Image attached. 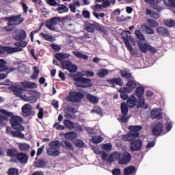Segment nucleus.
I'll list each match as a JSON object with an SVG mask.
<instances>
[{
    "mask_svg": "<svg viewBox=\"0 0 175 175\" xmlns=\"http://www.w3.org/2000/svg\"><path fill=\"white\" fill-rule=\"evenodd\" d=\"M135 36L137 39L139 40H146V38L144 37V35L142 33V31L140 30H135Z\"/></svg>",
    "mask_w": 175,
    "mask_h": 175,
    "instance_id": "obj_52",
    "label": "nucleus"
},
{
    "mask_svg": "<svg viewBox=\"0 0 175 175\" xmlns=\"http://www.w3.org/2000/svg\"><path fill=\"white\" fill-rule=\"evenodd\" d=\"M14 46L16 47V49H24V47H27L28 46V42L23 40H20L14 44Z\"/></svg>",
    "mask_w": 175,
    "mask_h": 175,
    "instance_id": "obj_34",
    "label": "nucleus"
},
{
    "mask_svg": "<svg viewBox=\"0 0 175 175\" xmlns=\"http://www.w3.org/2000/svg\"><path fill=\"white\" fill-rule=\"evenodd\" d=\"M158 3H159L153 2L151 6L154 10H157V12H161V10H162V7L158 5Z\"/></svg>",
    "mask_w": 175,
    "mask_h": 175,
    "instance_id": "obj_58",
    "label": "nucleus"
},
{
    "mask_svg": "<svg viewBox=\"0 0 175 175\" xmlns=\"http://www.w3.org/2000/svg\"><path fill=\"white\" fill-rule=\"evenodd\" d=\"M135 170H136V167L133 165L127 167L124 170V175L132 174L133 173L135 172Z\"/></svg>",
    "mask_w": 175,
    "mask_h": 175,
    "instance_id": "obj_37",
    "label": "nucleus"
},
{
    "mask_svg": "<svg viewBox=\"0 0 175 175\" xmlns=\"http://www.w3.org/2000/svg\"><path fill=\"white\" fill-rule=\"evenodd\" d=\"M29 157L27 153L21 152L17 154L16 159L22 165H27L28 163Z\"/></svg>",
    "mask_w": 175,
    "mask_h": 175,
    "instance_id": "obj_13",
    "label": "nucleus"
},
{
    "mask_svg": "<svg viewBox=\"0 0 175 175\" xmlns=\"http://www.w3.org/2000/svg\"><path fill=\"white\" fill-rule=\"evenodd\" d=\"M62 66L64 69L68 70L70 73H75V72H77V66L72 64V62L70 60H66L62 62Z\"/></svg>",
    "mask_w": 175,
    "mask_h": 175,
    "instance_id": "obj_9",
    "label": "nucleus"
},
{
    "mask_svg": "<svg viewBox=\"0 0 175 175\" xmlns=\"http://www.w3.org/2000/svg\"><path fill=\"white\" fill-rule=\"evenodd\" d=\"M126 104L127 105L128 107H130V109H133V107L137 105V98H136L135 96H131L127 100Z\"/></svg>",
    "mask_w": 175,
    "mask_h": 175,
    "instance_id": "obj_20",
    "label": "nucleus"
},
{
    "mask_svg": "<svg viewBox=\"0 0 175 175\" xmlns=\"http://www.w3.org/2000/svg\"><path fill=\"white\" fill-rule=\"evenodd\" d=\"M69 95L70 102L73 103L81 102V100L84 98V94H83L82 91L70 92Z\"/></svg>",
    "mask_w": 175,
    "mask_h": 175,
    "instance_id": "obj_8",
    "label": "nucleus"
},
{
    "mask_svg": "<svg viewBox=\"0 0 175 175\" xmlns=\"http://www.w3.org/2000/svg\"><path fill=\"white\" fill-rule=\"evenodd\" d=\"M59 23H61V18L55 16L51 18L50 21L48 20L46 21L45 27L49 29H51V31H55V27Z\"/></svg>",
    "mask_w": 175,
    "mask_h": 175,
    "instance_id": "obj_7",
    "label": "nucleus"
},
{
    "mask_svg": "<svg viewBox=\"0 0 175 175\" xmlns=\"http://www.w3.org/2000/svg\"><path fill=\"white\" fill-rule=\"evenodd\" d=\"M64 124L66 128H67V129H69L70 131H72V129H73V127L75 126V123L68 119L64 120Z\"/></svg>",
    "mask_w": 175,
    "mask_h": 175,
    "instance_id": "obj_42",
    "label": "nucleus"
},
{
    "mask_svg": "<svg viewBox=\"0 0 175 175\" xmlns=\"http://www.w3.org/2000/svg\"><path fill=\"white\" fill-rule=\"evenodd\" d=\"M13 39L17 42H20V40H25V39H27V33L25 32V30L20 29L18 30V33L14 36Z\"/></svg>",
    "mask_w": 175,
    "mask_h": 175,
    "instance_id": "obj_15",
    "label": "nucleus"
},
{
    "mask_svg": "<svg viewBox=\"0 0 175 175\" xmlns=\"http://www.w3.org/2000/svg\"><path fill=\"white\" fill-rule=\"evenodd\" d=\"M157 32L159 33V35L163 36L164 38L170 36V31L165 27H160L156 29Z\"/></svg>",
    "mask_w": 175,
    "mask_h": 175,
    "instance_id": "obj_18",
    "label": "nucleus"
},
{
    "mask_svg": "<svg viewBox=\"0 0 175 175\" xmlns=\"http://www.w3.org/2000/svg\"><path fill=\"white\" fill-rule=\"evenodd\" d=\"M94 29H96V31H98V32H101L105 35L107 33V29H106V27H104L103 25H100L97 22L94 23Z\"/></svg>",
    "mask_w": 175,
    "mask_h": 175,
    "instance_id": "obj_26",
    "label": "nucleus"
},
{
    "mask_svg": "<svg viewBox=\"0 0 175 175\" xmlns=\"http://www.w3.org/2000/svg\"><path fill=\"white\" fill-rule=\"evenodd\" d=\"M59 124V122H55L53 124V128H55L57 131H64V129H65V126Z\"/></svg>",
    "mask_w": 175,
    "mask_h": 175,
    "instance_id": "obj_61",
    "label": "nucleus"
},
{
    "mask_svg": "<svg viewBox=\"0 0 175 175\" xmlns=\"http://www.w3.org/2000/svg\"><path fill=\"white\" fill-rule=\"evenodd\" d=\"M55 57L56 59H57V61H59L61 62V61H62L63 59H66L67 58H69V57H70V55L68 53H56L55 55Z\"/></svg>",
    "mask_w": 175,
    "mask_h": 175,
    "instance_id": "obj_29",
    "label": "nucleus"
},
{
    "mask_svg": "<svg viewBox=\"0 0 175 175\" xmlns=\"http://www.w3.org/2000/svg\"><path fill=\"white\" fill-rule=\"evenodd\" d=\"M141 28L144 29L146 33H147L148 35L154 34V29H152V27H150V26H147L146 25H142L141 26Z\"/></svg>",
    "mask_w": 175,
    "mask_h": 175,
    "instance_id": "obj_41",
    "label": "nucleus"
},
{
    "mask_svg": "<svg viewBox=\"0 0 175 175\" xmlns=\"http://www.w3.org/2000/svg\"><path fill=\"white\" fill-rule=\"evenodd\" d=\"M10 133L12 135L13 137H18L19 139H24V137H25V135L20 131H12Z\"/></svg>",
    "mask_w": 175,
    "mask_h": 175,
    "instance_id": "obj_40",
    "label": "nucleus"
},
{
    "mask_svg": "<svg viewBox=\"0 0 175 175\" xmlns=\"http://www.w3.org/2000/svg\"><path fill=\"white\" fill-rule=\"evenodd\" d=\"M162 117V113L158 111V110H152L151 111V118L152 120H161Z\"/></svg>",
    "mask_w": 175,
    "mask_h": 175,
    "instance_id": "obj_33",
    "label": "nucleus"
},
{
    "mask_svg": "<svg viewBox=\"0 0 175 175\" xmlns=\"http://www.w3.org/2000/svg\"><path fill=\"white\" fill-rule=\"evenodd\" d=\"M64 136L65 139H68V140H76L77 139V133L74 131L66 133Z\"/></svg>",
    "mask_w": 175,
    "mask_h": 175,
    "instance_id": "obj_25",
    "label": "nucleus"
},
{
    "mask_svg": "<svg viewBox=\"0 0 175 175\" xmlns=\"http://www.w3.org/2000/svg\"><path fill=\"white\" fill-rule=\"evenodd\" d=\"M63 143L65 144L66 148H67V150H70L71 151H73V144H72L70 142L64 141L63 142Z\"/></svg>",
    "mask_w": 175,
    "mask_h": 175,
    "instance_id": "obj_57",
    "label": "nucleus"
},
{
    "mask_svg": "<svg viewBox=\"0 0 175 175\" xmlns=\"http://www.w3.org/2000/svg\"><path fill=\"white\" fill-rule=\"evenodd\" d=\"M83 75L85 77H94L95 76L94 72L90 70L83 71Z\"/></svg>",
    "mask_w": 175,
    "mask_h": 175,
    "instance_id": "obj_62",
    "label": "nucleus"
},
{
    "mask_svg": "<svg viewBox=\"0 0 175 175\" xmlns=\"http://www.w3.org/2000/svg\"><path fill=\"white\" fill-rule=\"evenodd\" d=\"M18 154V150L16 148L8 149L7 157L10 158H17V154Z\"/></svg>",
    "mask_w": 175,
    "mask_h": 175,
    "instance_id": "obj_30",
    "label": "nucleus"
},
{
    "mask_svg": "<svg viewBox=\"0 0 175 175\" xmlns=\"http://www.w3.org/2000/svg\"><path fill=\"white\" fill-rule=\"evenodd\" d=\"M121 35H122V38L124 40V44H125L126 40H128V42H131V43L133 44V46H135L136 44V40H135V38H132V36H129L126 33V32H122Z\"/></svg>",
    "mask_w": 175,
    "mask_h": 175,
    "instance_id": "obj_19",
    "label": "nucleus"
},
{
    "mask_svg": "<svg viewBox=\"0 0 175 175\" xmlns=\"http://www.w3.org/2000/svg\"><path fill=\"white\" fill-rule=\"evenodd\" d=\"M163 132V123L162 122H156L152 127V133L154 136H159Z\"/></svg>",
    "mask_w": 175,
    "mask_h": 175,
    "instance_id": "obj_11",
    "label": "nucleus"
},
{
    "mask_svg": "<svg viewBox=\"0 0 175 175\" xmlns=\"http://www.w3.org/2000/svg\"><path fill=\"white\" fill-rule=\"evenodd\" d=\"M18 148L21 152H27L29 150L31 146L27 143H19L18 144Z\"/></svg>",
    "mask_w": 175,
    "mask_h": 175,
    "instance_id": "obj_23",
    "label": "nucleus"
},
{
    "mask_svg": "<svg viewBox=\"0 0 175 175\" xmlns=\"http://www.w3.org/2000/svg\"><path fill=\"white\" fill-rule=\"evenodd\" d=\"M92 113H96V114H99L100 116L103 114L102 108L99 106H94V109L92 110Z\"/></svg>",
    "mask_w": 175,
    "mask_h": 175,
    "instance_id": "obj_55",
    "label": "nucleus"
},
{
    "mask_svg": "<svg viewBox=\"0 0 175 175\" xmlns=\"http://www.w3.org/2000/svg\"><path fill=\"white\" fill-rule=\"evenodd\" d=\"M137 44H138V47H139L140 51H142V53H147V51H148L150 44H148V43L143 44V43H142V42H138Z\"/></svg>",
    "mask_w": 175,
    "mask_h": 175,
    "instance_id": "obj_28",
    "label": "nucleus"
},
{
    "mask_svg": "<svg viewBox=\"0 0 175 175\" xmlns=\"http://www.w3.org/2000/svg\"><path fill=\"white\" fill-rule=\"evenodd\" d=\"M121 113L124 114V116H127L129 111V109L128 108V105L126 103H122L120 105Z\"/></svg>",
    "mask_w": 175,
    "mask_h": 175,
    "instance_id": "obj_36",
    "label": "nucleus"
},
{
    "mask_svg": "<svg viewBox=\"0 0 175 175\" xmlns=\"http://www.w3.org/2000/svg\"><path fill=\"white\" fill-rule=\"evenodd\" d=\"M143 148V142L139 139H134L130 144L131 151H140Z\"/></svg>",
    "mask_w": 175,
    "mask_h": 175,
    "instance_id": "obj_10",
    "label": "nucleus"
},
{
    "mask_svg": "<svg viewBox=\"0 0 175 175\" xmlns=\"http://www.w3.org/2000/svg\"><path fill=\"white\" fill-rule=\"evenodd\" d=\"M14 70H17V68H15L14 67H11L9 68V67H8V70L5 72L0 74V80L6 79V77L9 76V73H12V72H14Z\"/></svg>",
    "mask_w": 175,
    "mask_h": 175,
    "instance_id": "obj_24",
    "label": "nucleus"
},
{
    "mask_svg": "<svg viewBox=\"0 0 175 175\" xmlns=\"http://www.w3.org/2000/svg\"><path fill=\"white\" fill-rule=\"evenodd\" d=\"M72 129H75L76 132H82L83 126L77 123H75L74 124V127L72 128Z\"/></svg>",
    "mask_w": 175,
    "mask_h": 175,
    "instance_id": "obj_63",
    "label": "nucleus"
},
{
    "mask_svg": "<svg viewBox=\"0 0 175 175\" xmlns=\"http://www.w3.org/2000/svg\"><path fill=\"white\" fill-rule=\"evenodd\" d=\"M21 84L25 88H29V90H35V88H38V85L35 82L23 81Z\"/></svg>",
    "mask_w": 175,
    "mask_h": 175,
    "instance_id": "obj_22",
    "label": "nucleus"
},
{
    "mask_svg": "<svg viewBox=\"0 0 175 175\" xmlns=\"http://www.w3.org/2000/svg\"><path fill=\"white\" fill-rule=\"evenodd\" d=\"M120 75H121L122 77H124L126 80H129V79H131L132 77V73L129 72L126 70L120 71Z\"/></svg>",
    "mask_w": 175,
    "mask_h": 175,
    "instance_id": "obj_48",
    "label": "nucleus"
},
{
    "mask_svg": "<svg viewBox=\"0 0 175 175\" xmlns=\"http://www.w3.org/2000/svg\"><path fill=\"white\" fill-rule=\"evenodd\" d=\"M126 86V88H120L119 92H122V94H131V92L137 87V84L134 81L128 80Z\"/></svg>",
    "mask_w": 175,
    "mask_h": 175,
    "instance_id": "obj_6",
    "label": "nucleus"
},
{
    "mask_svg": "<svg viewBox=\"0 0 175 175\" xmlns=\"http://www.w3.org/2000/svg\"><path fill=\"white\" fill-rule=\"evenodd\" d=\"M73 54L74 55H75V57H77V58H81L82 59H88V55H84L81 52L75 51L73 52Z\"/></svg>",
    "mask_w": 175,
    "mask_h": 175,
    "instance_id": "obj_50",
    "label": "nucleus"
},
{
    "mask_svg": "<svg viewBox=\"0 0 175 175\" xmlns=\"http://www.w3.org/2000/svg\"><path fill=\"white\" fill-rule=\"evenodd\" d=\"M8 116L0 113V126H6V121H8Z\"/></svg>",
    "mask_w": 175,
    "mask_h": 175,
    "instance_id": "obj_49",
    "label": "nucleus"
},
{
    "mask_svg": "<svg viewBox=\"0 0 175 175\" xmlns=\"http://www.w3.org/2000/svg\"><path fill=\"white\" fill-rule=\"evenodd\" d=\"M9 90H10V91H12V92H16L17 96H19V98H21V96H23V88H21V86L18 85H12L9 87Z\"/></svg>",
    "mask_w": 175,
    "mask_h": 175,
    "instance_id": "obj_16",
    "label": "nucleus"
},
{
    "mask_svg": "<svg viewBox=\"0 0 175 175\" xmlns=\"http://www.w3.org/2000/svg\"><path fill=\"white\" fill-rule=\"evenodd\" d=\"M49 147L46 149V154L49 157H58L61 154L59 148H61V142L59 140H55L49 144Z\"/></svg>",
    "mask_w": 175,
    "mask_h": 175,
    "instance_id": "obj_2",
    "label": "nucleus"
},
{
    "mask_svg": "<svg viewBox=\"0 0 175 175\" xmlns=\"http://www.w3.org/2000/svg\"><path fill=\"white\" fill-rule=\"evenodd\" d=\"M75 145L79 148H83L84 147V142L80 139H78L75 142Z\"/></svg>",
    "mask_w": 175,
    "mask_h": 175,
    "instance_id": "obj_64",
    "label": "nucleus"
},
{
    "mask_svg": "<svg viewBox=\"0 0 175 175\" xmlns=\"http://www.w3.org/2000/svg\"><path fill=\"white\" fill-rule=\"evenodd\" d=\"M57 11L59 13H68L69 12V8L66 5L62 4L60 7L57 8Z\"/></svg>",
    "mask_w": 175,
    "mask_h": 175,
    "instance_id": "obj_51",
    "label": "nucleus"
},
{
    "mask_svg": "<svg viewBox=\"0 0 175 175\" xmlns=\"http://www.w3.org/2000/svg\"><path fill=\"white\" fill-rule=\"evenodd\" d=\"M5 51H7L8 54H13V53H18L19 51H23V49L22 48H16V47L5 46Z\"/></svg>",
    "mask_w": 175,
    "mask_h": 175,
    "instance_id": "obj_31",
    "label": "nucleus"
},
{
    "mask_svg": "<svg viewBox=\"0 0 175 175\" xmlns=\"http://www.w3.org/2000/svg\"><path fill=\"white\" fill-rule=\"evenodd\" d=\"M92 142L94 144H98V143H102V142H103V138L100 136H96L92 139Z\"/></svg>",
    "mask_w": 175,
    "mask_h": 175,
    "instance_id": "obj_54",
    "label": "nucleus"
},
{
    "mask_svg": "<svg viewBox=\"0 0 175 175\" xmlns=\"http://www.w3.org/2000/svg\"><path fill=\"white\" fill-rule=\"evenodd\" d=\"M33 107L29 104H25L22 107V113L23 117H29V116H35V112L32 111Z\"/></svg>",
    "mask_w": 175,
    "mask_h": 175,
    "instance_id": "obj_12",
    "label": "nucleus"
},
{
    "mask_svg": "<svg viewBox=\"0 0 175 175\" xmlns=\"http://www.w3.org/2000/svg\"><path fill=\"white\" fill-rule=\"evenodd\" d=\"M122 137L124 142H131V143H132L137 137H136L135 134L128 133L126 135H123Z\"/></svg>",
    "mask_w": 175,
    "mask_h": 175,
    "instance_id": "obj_21",
    "label": "nucleus"
},
{
    "mask_svg": "<svg viewBox=\"0 0 175 175\" xmlns=\"http://www.w3.org/2000/svg\"><path fill=\"white\" fill-rule=\"evenodd\" d=\"M129 129L136 137H139L140 136L139 132L143 129V127L142 126H129Z\"/></svg>",
    "mask_w": 175,
    "mask_h": 175,
    "instance_id": "obj_17",
    "label": "nucleus"
},
{
    "mask_svg": "<svg viewBox=\"0 0 175 175\" xmlns=\"http://www.w3.org/2000/svg\"><path fill=\"white\" fill-rule=\"evenodd\" d=\"M5 20L8 21L7 25H8V27H13L14 25H20V24H23L25 18L22 17L21 14H18L5 17Z\"/></svg>",
    "mask_w": 175,
    "mask_h": 175,
    "instance_id": "obj_4",
    "label": "nucleus"
},
{
    "mask_svg": "<svg viewBox=\"0 0 175 175\" xmlns=\"http://www.w3.org/2000/svg\"><path fill=\"white\" fill-rule=\"evenodd\" d=\"M79 76L80 75L78 73L72 76L74 81H77V83H79V87H82V88H88L90 87H92L91 79Z\"/></svg>",
    "mask_w": 175,
    "mask_h": 175,
    "instance_id": "obj_3",
    "label": "nucleus"
},
{
    "mask_svg": "<svg viewBox=\"0 0 175 175\" xmlns=\"http://www.w3.org/2000/svg\"><path fill=\"white\" fill-rule=\"evenodd\" d=\"M117 154L120 165H128L132 161V155L128 152H124L122 154L118 152Z\"/></svg>",
    "mask_w": 175,
    "mask_h": 175,
    "instance_id": "obj_5",
    "label": "nucleus"
},
{
    "mask_svg": "<svg viewBox=\"0 0 175 175\" xmlns=\"http://www.w3.org/2000/svg\"><path fill=\"white\" fill-rule=\"evenodd\" d=\"M85 29L88 31V32H90L92 33L93 32H95V25L94 23H88L85 25Z\"/></svg>",
    "mask_w": 175,
    "mask_h": 175,
    "instance_id": "obj_47",
    "label": "nucleus"
},
{
    "mask_svg": "<svg viewBox=\"0 0 175 175\" xmlns=\"http://www.w3.org/2000/svg\"><path fill=\"white\" fill-rule=\"evenodd\" d=\"M87 99H88V100L94 105H96V103L99 102V98H98V97L92 96L91 94L87 95Z\"/></svg>",
    "mask_w": 175,
    "mask_h": 175,
    "instance_id": "obj_44",
    "label": "nucleus"
},
{
    "mask_svg": "<svg viewBox=\"0 0 175 175\" xmlns=\"http://www.w3.org/2000/svg\"><path fill=\"white\" fill-rule=\"evenodd\" d=\"M146 16H150L152 18H154V20H158L159 18V14L152 11L148 8L146 9Z\"/></svg>",
    "mask_w": 175,
    "mask_h": 175,
    "instance_id": "obj_27",
    "label": "nucleus"
},
{
    "mask_svg": "<svg viewBox=\"0 0 175 175\" xmlns=\"http://www.w3.org/2000/svg\"><path fill=\"white\" fill-rule=\"evenodd\" d=\"M47 166V162L44 159H40L35 163L36 167H46Z\"/></svg>",
    "mask_w": 175,
    "mask_h": 175,
    "instance_id": "obj_43",
    "label": "nucleus"
},
{
    "mask_svg": "<svg viewBox=\"0 0 175 175\" xmlns=\"http://www.w3.org/2000/svg\"><path fill=\"white\" fill-rule=\"evenodd\" d=\"M40 36H42V38H44V39L45 40H47L48 42H54V40H55V39H54V37L47 33H41Z\"/></svg>",
    "mask_w": 175,
    "mask_h": 175,
    "instance_id": "obj_46",
    "label": "nucleus"
},
{
    "mask_svg": "<svg viewBox=\"0 0 175 175\" xmlns=\"http://www.w3.org/2000/svg\"><path fill=\"white\" fill-rule=\"evenodd\" d=\"M8 175H18V170L16 168H10L8 172Z\"/></svg>",
    "mask_w": 175,
    "mask_h": 175,
    "instance_id": "obj_60",
    "label": "nucleus"
},
{
    "mask_svg": "<svg viewBox=\"0 0 175 175\" xmlns=\"http://www.w3.org/2000/svg\"><path fill=\"white\" fill-rule=\"evenodd\" d=\"M138 107H142V109H148V105L146 104V100L143 98V97H141L138 98Z\"/></svg>",
    "mask_w": 175,
    "mask_h": 175,
    "instance_id": "obj_38",
    "label": "nucleus"
},
{
    "mask_svg": "<svg viewBox=\"0 0 175 175\" xmlns=\"http://www.w3.org/2000/svg\"><path fill=\"white\" fill-rule=\"evenodd\" d=\"M165 25L167 27H172L175 25V21L173 19H167L164 21Z\"/></svg>",
    "mask_w": 175,
    "mask_h": 175,
    "instance_id": "obj_53",
    "label": "nucleus"
},
{
    "mask_svg": "<svg viewBox=\"0 0 175 175\" xmlns=\"http://www.w3.org/2000/svg\"><path fill=\"white\" fill-rule=\"evenodd\" d=\"M106 81L108 82L109 84L111 85L113 88H114L116 85L122 87V85H124V81H122V79L118 77L107 79Z\"/></svg>",
    "mask_w": 175,
    "mask_h": 175,
    "instance_id": "obj_14",
    "label": "nucleus"
},
{
    "mask_svg": "<svg viewBox=\"0 0 175 175\" xmlns=\"http://www.w3.org/2000/svg\"><path fill=\"white\" fill-rule=\"evenodd\" d=\"M135 95L138 99L143 98V95H144V88L142 86H138L135 90Z\"/></svg>",
    "mask_w": 175,
    "mask_h": 175,
    "instance_id": "obj_32",
    "label": "nucleus"
},
{
    "mask_svg": "<svg viewBox=\"0 0 175 175\" xmlns=\"http://www.w3.org/2000/svg\"><path fill=\"white\" fill-rule=\"evenodd\" d=\"M148 23L153 28H158L159 27V24L157 23V21L154 19H148Z\"/></svg>",
    "mask_w": 175,
    "mask_h": 175,
    "instance_id": "obj_56",
    "label": "nucleus"
},
{
    "mask_svg": "<svg viewBox=\"0 0 175 175\" xmlns=\"http://www.w3.org/2000/svg\"><path fill=\"white\" fill-rule=\"evenodd\" d=\"M125 46L127 49V50H129V51L130 52V54L131 55H136V52H135V51H133V47H132V45L131 44V42L128 41V40H125Z\"/></svg>",
    "mask_w": 175,
    "mask_h": 175,
    "instance_id": "obj_39",
    "label": "nucleus"
},
{
    "mask_svg": "<svg viewBox=\"0 0 175 175\" xmlns=\"http://www.w3.org/2000/svg\"><path fill=\"white\" fill-rule=\"evenodd\" d=\"M7 62L4 59H0V73H5L8 70Z\"/></svg>",
    "mask_w": 175,
    "mask_h": 175,
    "instance_id": "obj_35",
    "label": "nucleus"
},
{
    "mask_svg": "<svg viewBox=\"0 0 175 175\" xmlns=\"http://www.w3.org/2000/svg\"><path fill=\"white\" fill-rule=\"evenodd\" d=\"M109 75V70L106 69H100L97 73V76L101 79H104L105 76Z\"/></svg>",
    "mask_w": 175,
    "mask_h": 175,
    "instance_id": "obj_45",
    "label": "nucleus"
},
{
    "mask_svg": "<svg viewBox=\"0 0 175 175\" xmlns=\"http://www.w3.org/2000/svg\"><path fill=\"white\" fill-rule=\"evenodd\" d=\"M0 113L6 117H11L10 124H11V126L13 129L19 131H25V127L22 124L23 121V118L14 116V113L12 112L8 111L6 109H0Z\"/></svg>",
    "mask_w": 175,
    "mask_h": 175,
    "instance_id": "obj_1",
    "label": "nucleus"
},
{
    "mask_svg": "<svg viewBox=\"0 0 175 175\" xmlns=\"http://www.w3.org/2000/svg\"><path fill=\"white\" fill-rule=\"evenodd\" d=\"M19 5L22 6L24 13H28V5L24 2V1H21Z\"/></svg>",
    "mask_w": 175,
    "mask_h": 175,
    "instance_id": "obj_59",
    "label": "nucleus"
}]
</instances>
